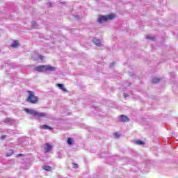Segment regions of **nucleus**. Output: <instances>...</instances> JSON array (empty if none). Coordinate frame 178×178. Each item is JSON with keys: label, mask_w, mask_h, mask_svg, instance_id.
I'll list each match as a JSON object with an SVG mask.
<instances>
[{"label": "nucleus", "mask_w": 178, "mask_h": 178, "mask_svg": "<svg viewBox=\"0 0 178 178\" xmlns=\"http://www.w3.org/2000/svg\"><path fill=\"white\" fill-rule=\"evenodd\" d=\"M24 112L28 113V115H31L33 118H37V119H40V118H46L47 113H40L34 109L30 108H24Z\"/></svg>", "instance_id": "nucleus-1"}, {"label": "nucleus", "mask_w": 178, "mask_h": 178, "mask_svg": "<svg viewBox=\"0 0 178 178\" xmlns=\"http://www.w3.org/2000/svg\"><path fill=\"white\" fill-rule=\"evenodd\" d=\"M35 70H36V72H55L56 67H52L50 65H40L35 67Z\"/></svg>", "instance_id": "nucleus-2"}, {"label": "nucleus", "mask_w": 178, "mask_h": 178, "mask_svg": "<svg viewBox=\"0 0 178 178\" xmlns=\"http://www.w3.org/2000/svg\"><path fill=\"white\" fill-rule=\"evenodd\" d=\"M27 92L29 95L26 98V102H29V104H38V97L34 95V92L29 90Z\"/></svg>", "instance_id": "nucleus-3"}, {"label": "nucleus", "mask_w": 178, "mask_h": 178, "mask_svg": "<svg viewBox=\"0 0 178 178\" xmlns=\"http://www.w3.org/2000/svg\"><path fill=\"white\" fill-rule=\"evenodd\" d=\"M112 19H115V14H110L108 15H100L97 19L98 23L102 24L105 23V22H108V20H112Z\"/></svg>", "instance_id": "nucleus-4"}, {"label": "nucleus", "mask_w": 178, "mask_h": 178, "mask_svg": "<svg viewBox=\"0 0 178 178\" xmlns=\"http://www.w3.org/2000/svg\"><path fill=\"white\" fill-rule=\"evenodd\" d=\"M92 42L96 45V47H102L104 45V43L97 38H93Z\"/></svg>", "instance_id": "nucleus-5"}, {"label": "nucleus", "mask_w": 178, "mask_h": 178, "mask_svg": "<svg viewBox=\"0 0 178 178\" xmlns=\"http://www.w3.org/2000/svg\"><path fill=\"white\" fill-rule=\"evenodd\" d=\"M44 152H51L52 151V145H51L49 143L44 144Z\"/></svg>", "instance_id": "nucleus-6"}, {"label": "nucleus", "mask_w": 178, "mask_h": 178, "mask_svg": "<svg viewBox=\"0 0 178 178\" xmlns=\"http://www.w3.org/2000/svg\"><path fill=\"white\" fill-rule=\"evenodd\" d=\"M120 118H121L122 122H123L124 123L130 122V118H128L127 115H121Z\"/></svg>", "instance_id": "nucleus-7"}, {"label": "nucleus", "mask_w": 178, "mask_h": 178, "mask_svg": "<svg viewBox=\"0 0 178 178\" xmlns=\"http://www.w3.org/2000/svg\"><path fill=\"white\" fill-rule=\"evenodd\" d=\"M160 81H162V78L161 77H154L152 81L153 84H158V83H160Z\"/></svg>", "instance_id": "nucleus-8"}, {"label": "nucleus", "mask_w": 178, "mask_h": 178, "mask_svg": "<svg viewBox=\"0 0 178 178\" xmlns=\"http://www.w3.org/2000/svg\"><path fill=\"white\" fill-rule=\"evenodd\" d=\"M42 129H43L44 130H54L53 127H51L47 124H43L42 126Z\"/></svg>", "instance_id": "nucleus-9"}, {"label": "nucleus", "mask_w": 178, "mask_h": 178, "mask_svg": "<svg viewBox=\"0 0 178 178\" xmlns=\"http://www.w3.org/2000/svg\"><path fill=\"white\" fill-rule=\"evenodd\" d=\"M43 170H46V172H51L52 170V167L49 165L43 166Z\"/></svg>", "instance_id": "nucleus-10"}, {"label": "nucleus", "mask_w": 178, "mask_h": 178, "mask_svg": "<svg viewBox=\"0 0 178 178\" xmlns=\"http://www.w3.org/2000/svg\"><path fill=\"white\" fill-rule=\"evenodd\" d=\"M13 48H17L19 47V41L15 40L14 42L11 44Z\"/></svg>", "instance_id": "nucleus-11"}, {"label": "nucleus", "mask_w": 178, "mask_h": 178, "mask_svg": "<svg viewBox=\"0 0 178 178\" xmlns=\"http://www.w3.org/2000/svg\"><path fill=\"white\" fill-rule=\"evenodd\" d=\"M56 87H58L60 88V90H66V88H65V85L62 84V83H57L56 85Z\"/></svg>", "instance_id": "nucleus-12"}, {"label": "nucleus", "mask_w": 178, "mask_h": 178, "mask_svg": "<svg viewBox=\"0 0 178 178\" xmlns=\"http://www.w3.org/2000/svg\"><path fill=\"white\" fill-rule=\"evenodd\" d=\"M135 144H136L137 145H144V142L141 140H137L135 141Z\"/></svg>", "instance_id": "nucleus-13"}, {"label": "nucleus", "mask_w": 178, "mask_h": 178, "mask_svg": "<svg viewBox=\"0 0 178 178\" xmlns=\"http://www.w3.org/2000/svg\"><path fill=\"white\" fill-rule=\"evenodd\" d=\"M146 40H149L150 41H155V38L151 35H147Z\"/></svg>", "instance_id": "nucleus-14"}, {"label": "nucleus", "mask_w": 178, "mask_h": 178, "mask_svg": "<svg viewBox=\"0 0 178 178\" xmlns=\"http://www.w3.org/2000/svg\"><path fill=\"white\" fill-rule=\"evenodd\" d=\"M67 143L69 145H72L73 144V140L71 138H68Z\"/></svg>", "instance_id": "nucleus-15"}, {"label": "nucleus", "mask_w": 178, "mask_h": 178, "mask_svg": "<svg viewBox=\"0 0 178 178\" xmlns=\"http://www.w3.org/2000/svg\"><path fill=\"white\" fill-rule=\"evenodd\" d=\"M35 59H36V60H42L44 59V56H42V55L38 54V57Z\"/></svg>", "instance_id": "nucleus-16"}, {"label": "nucleus", "mask_w": 178, "mask_h": 178, "mask_svg": "<svg viewBox=\"0 0 178 178\" xmlns=\"http://www.w3.org/2000/svg\"><path fill=\"white\" fill-rule=\"evenodd\" d=\"M14 153L13 149H10L8 153H7L6 156H12V154Z\"/></svg>", "instance_id": "nucleus-17"}, {"label": "nucleus", "mask_w": 178, "mask_h": 178, "mask_svg": "<svg viewBox=\"0 0 178 178\" xmlns=\"http://www.w3.org/2000/svg\"><path fill=\"white\" fill-rule=\"evenodd\" d=\"M37 26V22L35 21L32 22V27L35 29Z\"/></svg>", "instance_id": "nucleus-18"}, {"label": "nucleus", "mask_w": 178, "mask_h": 178, "mask_svg": "<svg viewBox=\"0 0 178 178\" xmlns=\"http://www.w3.org/2000/svg\"><path fill=\"white\" fill-rule=\"evenodd\" d=\"M113 134L115 137H118V138L120 137V134H119L118 132H115Z\"/></svg>", "instance_id": "nucleus-19"}, {"label": "nucleus", "mask_w": 178, "mask_h": 178, "mask_svg": "<svg viewBox=\"0 0 178 178\" xmlns=\"http://www.w3.org/2000/svg\"><path fill=\"white\" fill-rule=\"evenodd\" d=\"M73 169H77V168H79V165L76 163H73Z\"/></svg>", "instance_id": "nucleus-20"}, {"label": "nucleus", "mask_w": 178, "mask_h": 178, "mask_svg": "<svg viewBox=\"0 0 178 178\" xmlns=\"http://www.w3.org/2000/svg\"><path fill=\"white\" fill-rule=\"evenodd\" d=\"M6 122L7 123H10V122H12V119H10V118H7V119L6 120Z\"/></svg>", "instance_id": "nucleus-21"}, {"label": "nucleus", "mask_w": 178, "mask_h": 178, "mask_svg": "<svg viewBox=\"0 0 178 178\" xmlns=\"http://www.w3.org/2000/svg\"><path fill=\"white\" fill-rule=\"evenodd\" d=\"M19 156H24V154H18L17 155V158H19Z\"/></svg>", "instance_id": "nucleus-22"}, {"label": "nucleus", "mask_w": 178, "mask_h": 178, "mask_svg": "<svg viewBox=\"0 0 178 178\" xmlns=\"http://www.w3.org/2000/svg\"><path fill=\"white\" fill-rule=\"evenodd\" d=\"M123 96L124 97V98H127V97H129V95H127V93H124Z\"/></svg>", "instance_id": "nucleus-23"}, {"label": "nucleus", "mask_w": 178, "mask_h": 178, "mask_svg": "<svg viewBox=\"0 0 178 178\" xmlns=\"http://www.w3.org/2000/svg\"><path fill=\"white\" fill-rule=\"evenodd\" d=\"M1 138L2 140H4V138H6V136L3 135V136H1Z\"/></svg>", "instance_id": "nucleus-24"}, {"label": "nucleus", "mask_w": 178, "mask_h": 178, "mask_svg": "<svg viewBox=\"0 0 178 178\" xmlns=\"http://www.w3.org/2000/svg\"><path fill=\"white\" fill-rule=\"evenodd\" d=\"M114 65H115V63H111V64H110L111 67H112V66H113Z\"/></svg>", "instance_id": "nucleus-25"}, {"label": "nucleus", "mask_w": 178, "mask_h": 178, "mask_svg": "<svg viewBox=\"0 0 178 178\" xmlns=\"http://www.w3.org/2000/svg\"><path fill=\"white\" fill-rule=\"evenodd\" d=\"M48 5H49V6H50V7L52 6V3H49Z\"/></svg>", "instance_id": "nucleus-26"}, {"label": "nucleus", "mask_w": 178, "mask_h": 178, "mask_svg": "<svg viewBox=\"0 0 178 178\" xmlns=\"http://www.w3.org/2000/svg\"><path fill=\"white\" fill-rule=\"evenodd\" d=\"M64 91H67L66 90H64Z\"/></svg>", "instance_id": "nucleus-27"}, {"label": "nucleus", "mask_w": 178, "mask_h": 178, "mask_svg": "<svg viewBox=\"0 0 178 178\" xmlns=\"http://www.w3.org/2000/svg\"><path fill=\"white\" fill-rule=\"evenodd\" d=\"M0 52H1V49H0Z\"/></svg>", "instance_id": "nucleus-28"}]
</instances>
